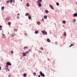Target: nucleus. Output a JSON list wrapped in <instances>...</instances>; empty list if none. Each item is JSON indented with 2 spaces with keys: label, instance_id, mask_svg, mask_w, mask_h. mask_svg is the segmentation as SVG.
Segmentation results:
<instances>
[{
  "label": "nucleus",
  "instance_id": "obj_13",
  "mask_svg": "<svg viewBox=\"0 0 77 77\" xmlns=\"http://www.w3.org/2000/svg\"><path fill=\"white\" fill-rule=\"evenodd\" d=\"M16 35L15 34H13L12 35V37H13V36H15Z\"/></svg>",
  "mask_w": 77,
  "mask_h": 77
},
{
  "label": "nucleus",
  "instance_id": "obj_41",
  "mask_svg": "<svg viewBox=\"0 0 77 77\" xmlns=\"http://www.w3.org/2000/svg\"><path fill=\"white\" fill-rule=\"evenodd\" d=\"M2 26L0 25V28H2Z\"/></svg>",
  "mask_w": 77,
  "mask_h": 77
},
{
  "label": "nucleus",
  "instance_id": "obj_9",
  "mask_svg": "<svg viewBox=\"0 0 77 77\" xmlns=\"http://www.w3.org/2000/svg\"><path fill=\"white\" fill-rule=\"evenodd\" d=\"M47 41L48 42H50V41H51L50 40V39H49V38H48L47 39Z\"/></svg>",
  "mask_w": 77,
  "mask_h": 77
},
{
  "label": "nucleus",
  "instance_id": "obj_38",
  "mask_svg": "<svg viewBox=\"0 0 77 77\" xmlns=\"http://www.w3.org/2000/svg\"><path fill=\"white\" fill-rule=\"evenodd\" d=\"M17 19H19V17L18 16L17 17Z\"/></svg>",
  "mask_w": 77,
  "mask_h": 77
},
{
  "label": "nucleus",
  "instance_id": "obj_46",
  "mask_svg": "<svg viewBox=\"0 0 77 77\" xmlns=\"http://www.w3.org/2000/svg\"><path fill=\"white\" fill-rule=\"evenodd\" d=\"M3 36H5V35H4V34H3Z\"/></svg>",
  "mask_w": 77,
  "mask_h": 77
},
{
  "label": "nucleus",
  "instance_id": "obj_18",
  "mask_svg": "<svg viewBox=\"0 0 77 77\" xmlns=\"http://www.w3.org/2000/svg\"><path fill=\"white\" fill-rule=\"evenodd\" d=\"M66 35V32H64V36H65Z\"/></svg>",
  "mask_w": 77,
  "mask_h": 77
},
{
  "label": "nucleus",
  "instance_id": "obj_28",
  "mask_svg": "<svg viewBox=\"0 0 77 77\" xmlns=\"http://www.w3.org/2000/svg\"><path fill=\"white\" fill-rule=\"evenodd\" d=\"M14 32H17V29H14Z\"/></svg>",
  "mask_w": 77,
  "mask_h": 77
},
{
  "label": "nucleus",
  "instance_id": "obj_32",
  "mask_svg": "<svg viewBox=\"0 0 77 77\" xmlns=\"http://www.w3.org/2000/svg\"><path fill=\"white\" fill-rule=\"evenodd\" d=\"M37 24H41V23H40V22H38L37 23Z\"/></svg>",
  "mask_w": 77,
  "mask_h": 77
},
{
  "label": "nucleus",
  "instance_id": "obj_33",
  "mask_svg": "<svg viewBox=\"0 0 77 77\" xmlns=\"http://www.w3.org/2000/svg\"><path fill=\"white\" fill-rule=\"evenodd\" d=\"M33 74V75H34L35 76L36 75V73H34Z\"/></svg>",
  "mask_w": 77,
  "mask_h": 77
},
{
  "label": "nucleus",
  "instance_id": "obj_6",
  "mask_svg": "<svg viewBox=\"0 0 77 77\" xmlns=\"http://www.w3.org/2000/svg\"><path fill=\"white\" fill-rule=\"evenodd\" d=\"M5 69H7L8 68V66L6 65L5 67Z\"/></svg>",
  "mask_w": 77,
  "mask_h": 77
},
{
  "label": "nucleus",
  "instance_id": "obj_39",
  "mask_svg": "<svg viewBox=\"0 0 77 77\" xmlns=\"http://www.w3.org/2000/svg\"><path fill=\"white\" fill-rule=\"evenodd\" d=\"M8 71H10V70L9 69H8Z\"/></svg>",
  "mask_w": 77,
  "mask_h": 77
},
{
  "label": "nucleus",
  "instance_id": "obj_20",
  "mask_svg": "<svg viewBox=\"0 0 77 77\" xmlns=\"http://www.w3.org/2000/svg\"><path fill=\"white\" fill-rule=\"evenodd\" d=\"M29 19H31V16L29 15L28 16Z\"/></svg>",
  "mask_w": 77,
  "mask_h": 77
},
{
  "label": "nucleus",
  "instance_id": "obj_49",
  "mask_svg": "<svg viewBox=\"0 0 77 77\" xmlns=\"http://www.w3.org/2000/svg\"><path fill=\"white\" fill-rule=\"evenodd\" d=\"M4 38H5V37H4Z\"/></svg>",
  "mask_w": 77,
  "mask_h": 77
},
{
  "label": "nucleus",
  "instance_id": "obj_35",
  "mask_svg": "<svg viewBox=\"0 0 77 77\" xmlns=\"http://www.w3.org/2000/svg\"><path fill=\"white\" fill-rule=\"evenodd\" d=\"M9 3V1H8L7 2V3Z\"/></svg>",
  "mask_w": 77,
  "mask_h": 77
},
{
  "label": "nucleus",
  "instance_id": "obj_2",
  "mask_svg": "<svg viewBox=\"0 0 77 77\" xmlns=\"http://www.w3.org/2000/svg\"><path fill=\"white\" fill-rule=\"evenodd\" d=\"M42 32L43 33V34H45V35H47V32H46L45 31H42Z\"/></svg>",
  "mask_w": 77,
  "mask_h": 77
},
{
  "label": "nucleus",
  "instance_id": "obj_4",
  "mask_svg": "<svg viewBox=\"0 0 77 77\" xmlns=\"http://www.w3.org/2000/svg\"><path fill=\"white\" fill-rule=\"evenodd\" d=\"M22 54L23 55V56H26V55H27V54L25 52L23 53Z\"/></svg>",
  "mask_w": 77,
  "mask_h": 77
},
{
  "label": "nucleus",
  "instance_id": "obj_27",
  "mask_svg": "<svg viewBox=\"0 0 77 77\" xmlns=\"http://www.w3.org/2000/svg\"><path fill=\"white\" fill-rule=\"evenodd\" d=\"M29 15V13H26L25 14V15L26 16H28V15Z\"/></svg>",
  "mask_w": 77,
  "mask_h": 77
},
{
  "label": "nucleus",
  "instance_id": "obj_47",
  "mask_svg": "<svg viewBox=\"0 0 77 77\" xmlns=\"http://www.w3.org/2000/svg\"><path fill=\"white\" fill-rule=\"evenodd\" d=\"M20 1L22 2V1H23V0H20Z\"/></svg>",
  "mask_w": 77,
  "mask_h": 77
},
{
  "label": "nucleus",
  "instance_id": "obj_31",
  "mask_svg": "<svg viewBox=\"0 0 77 77\" xmlns=\"http://www.w3.org/2000/svg\"><path fill=\"white\" fill-rule=\"evenodd\" d=\"M41 50H43V48L42 47H41Z\"/></svg>",
  "mask_w": 77,
  "mask_h": 77
},
{
  "label": "nucleus",
  "instance_id": "obj_1",
  "mask_svg": "<svg viewBox=\"0 0 77 77\" xmlns=\"http://www.w3.org/2000/svg\"><path fill=\"white\" fill-rule=\"evenodd\" d=\"M40 75H41L42 77H45V75H44V74L42 72L40 71Z\"/></svg>",
  "mask_w": 77,
  "mask_h": 77
},
{
  "label": "nucleus",
  "instance_id": "obj_17",
  "mask_svg": "<svg viewBox=\"0 0 77 77\" xmlns=\"http://www.w3.org/2000/svg\"><path fill=\"white\" fill-rule=\"evenodd\" d=\"M35 34H37L38 33V31H35Z\"/></svg>",
  "mask_w": 77,
  "mask_h": 77
},
{
  "label": "nucleus",
  "instance_id": "obj_48",
  "mask_svg": "<svg viewBox=\"0 0 77 77\" xmlns=\"http://www.w3.org/2000/svg\"><path fill=\"white\" fill-rule=\"evenodd\" d=\"M40 53H42V51H40Z\"/></svg>",
  "mask_w": 77,
  "mask_h": 77
},
{
  "label": "nucleus",
  "instance_id": "obj_50",
  "mask_svg": "<svg viewBox=\"0 0 77 77\" xmlns=\"http://www.w3.org/2000/svg\"><path fill=\"white\" fill-rule=\"evenodd\" d=\"M0 30H2V29H1Z\"/></svg>",
  "mask_w": 77,
  "mask_h": 77
},
{
  "label": "nucleus",
  "instance_id": "obj_8",
  "mask_svg": "<svg viewBox=\"0 0 77 77\" xmlns=\"http://www.w3.org/2000/svg\"><path fill=\"white\" fill-rule=\"evenodd\" d=\"M49 6H50V7H51V8H52V9H54V8H53V6L52 5H50Z\"/></svg>",
  "mask_w": 77,
  "mask_h": 77
},
{
  "label": "nucleus",
  "instance_id": "obj_43",
  "mask_svg": "<svg viewBox=\"0 0 77 77\" xmlns=\"http://www.w3.org/2000/svg\"><path fill=\"white\" fill-rule=\"evenodd\" d=\"M38 77H41V75H39L38 76Z\"/></svg>",
  "mask_w": 77,
  "mask_h": 77
},
{
  "label": "nucleus",
  "instance_id": "obj_21",
  "mask_svg": "<svg viewBox=\"0 0 77 77\" xmlns=\"http://www.w3.org/2000/svg\"><path fill=\"white\" fill-rule=\"evenodd\" d=\"M9 1L10 3H12V0H9Z\"/></svg>",
  "mask_w": 77,
  "mask_h": 77
},
{
  "label": "nucleus",
  "instance_id": "obj_3",
  "mask_svg": "<svg viewBox=\"0 0 77 77\" xmlns=\"http://www.w3.org/2000/svg\"><path fill=\"white\" fill-rule=\"evenodd\" d=\"M7 65H10V66H11V63L10 62H8L6 63Z\"/></svg>",
  "mask_w": 77,
  "mask_h": 77
},
{
  "label": "nucleus",
  "instance_id": "obj_15",
  "mask_svg": "<svg viewBox=\"0 0 77 77\" xmlns=\"http://www.w3.org/2000/svg\"><path fill=\"white\" fill-rule=\"evenodd\" d=\"M29 52L28 51H26L25 52V53H26V54H29Z\"/></svg>",
  "mask_w": 77,
  "mask_h": 77
},
{
  "label": "nucleus",
  "instance_id": "obj_45",
  "mask_svg": "<svg viewBox=\"0 0 77 77\" xmlns=\"http://www.w3.org/2000/svg\"><path fill=\"white\" fill-rule=\"evenodd\" d=\"M1 70V67L0 66V70Z\"/></svg>",
  "mask_w": 77,
  "mask_h": 77
},
{
  "label": "nucleus",
  "instance_id": "obj_26",
  "mask_svg": "<svg viewBox=\"0 0 77 77\" xmlns=\"http://www.w3.org/2000/svg\"><path fill=\"white\" fill-rule=\"evenodd\" d=\"M45 12L46 14H48V11L47 10H46Z\"/></svg>",
  "mask_w": 77,
  "mask_h": 77
},
{
  "label": "nucleus",
  "instance_id": "obj_23",
  "mask_svg": "<svg viewBox=\"0 0 77 77\" xmlns=\"http://www.w3.org/2000/svg\"><path fill=\"white\" fill-rule=\"evenodd\" d=\"M26 6L27 7H29V3H27L26 4Z\"/></svg>",
  "mask_w": 77,
  "mask_h": 77
},
{
  "label": "nucleus",
  "instance_id": "obj_25",
  "mask_svg": "<svg viewBox=\"0 0 77 77\" xmlns=\"http://www.w3.org/2000/svg\"><path fill=\"white\" fill-rule=\"evenodd\" d=\"M56 5H57L58 6H59V3L58 2H57L56 3Z\"/></svg>",
  "mask_w": 77,
  "mask_h": 77
},
{
  "label": "nucleus",
  "instance_id": "obj_29",
  "mask_svg": "<svg viewBox=\"0 0 77 77\" xmlns=\"http://www.w3.org/2000/svg\"><path fill=\"white\" fill-rule=\"evenodd\" d=\"M8 24L9 26H10V25H11V23L10 22H9L8 23Z\"/></svg>",
  "mask_w": 77,
  "mask_h": 77
},
{
  "label": "nucleus",
  "instance_id": "obj_37",
  "mask_svg": "<svg viewBox=\"0 0 77 77\" xmlns=\"http://www.w3.org/2000/svg\"><path fill=\"white\" fill-rule=\"evenodd\" d=\"M12 2H13V3H14L15 2V0H12Z\"/></svg>",
  "mask_w": 77,
  "mask_h": 77
},
{
  "label": "nucleus",
  "instance_id": "obj_7",
  "mask_svg": "<svg viewBox=\"0 0 77 77\" xmlns=\"http://www.w3.org/2000/svg\"><path fill=\"white\" fill-rule=\"evenodd\" d=\"M74 17H77V13H75L73 14Z\"/></svg>",
  "mask_w": 77,
  "mask_h": 77
},
{
  "label": "nucleus",
  "instance_id": "obj_16",
  "mask_svg": "<svg viewBox=\"0 0 77 77\" xmlns=\"http://www.w3.org/2000/svg\"><path fill=\"white\" fill-rule=\"evenodd\" d=\"M27 76V75L26 73H24L23 74V76L24 77H26Z\"/></svg>",
  "mask_w": 77,
  "mask_h": 77
},
{
  "label": "nucleus",
  "instance_id": "obj_44",
  "mask_svg": "<svg viewBox=\"0 0 77 77\" xmlns=\"http://www.w3.org/2000/svg\"><path fill=\"white\" fill-rule=\"evenodd\" d=\"M17 15H20V14H17Z\"/></svg>",
  "mask_w": 77,
  "mask_h": 77
},
{
  "label": "nucleus",
  "instance_id": "obj_36",
  "mask_svg": "<svg viewBox=\"0 0 77 77\" xmlns=\"http://www.w3.org/2000/svg\"><path fill=\"white\" fill-rule=\"evenodd\" d=\"M25 35H26V36H27V33H25Z\"/></svg>",
  "mask_w": 77,
  "mask_h": 77
},
{
  "label": "nucleus",
  "instance_id": "obj_34",
  "mask_svg": "<svg viewBox=\"0 0 77 77\" xmlns=\"http://www.w3.org/2000/svg\"><path fill=\"white\" fill-rule=\"evenodd\" d=\"M11 53H12V54H13L14 53V51H11Z\"/></svg>",
  "mask_w": 77,
  "mask_h": 77
},
{
  "label": "nucleus",
  "instance_id": "obj_11",
  "mask_svg": "<svg viewBox=\"0 0 77 77\" xmlns=\"http://www.w3.org/2000/svg\"><path fill=\"white\" fill-rule=\"evenodd\" d=\"M44 18H45V19H47V16L45 15L44 16Z\"/></svg>",
  "mask_w": 77,
  "mask_h": 77
},
{
  "label": "nucleus",
  "instance_id": "obj_12",
  "mask_svg": "<svg viewBox=\"0 0 77 77\" xmlns=\"http://www.w3.org/2000/svg\"><path fill=\"white\" fill-rule=\"evenodd\" d=\"M72 22L73 23H75V19H73V20Z\"/></svg>",
  "mask_w": 77,
  "mask_h": 77
},
{
  "label": "nucleus",
  "instance_id": "obj_10",
  "mask_svg": "<svg viewBox=\"0 0 77 77\" xmlns=\"http://www.w3.org/2000/svg\"><path fill=\"white\" fill-rule=\"evenodd\" d=\"M38 6H39V7H41V4L40 3L38 4Z\"/></svg>",
  "mask_w": 77,
  "mask_h": 77
},
{
  "label": "nucleus",
  "instance_id": "obj_14",
  "mask_svg": "<svg viewBox=\"0 0 77 77\" xmlns=\"http://www.w3.org/2000/svg\"><path fill=\"white\" fill-rule=\"evenodd\" d=\"M4 9H5V7H2V11H3V10H4Z\"/></svg>",
  "mask_w": 77,
  "mask_h": 77
},
{
  "label": "nucleus",
  "instance_id": "obj_22",
  "mask_svg": "<svg viewBox=\"0 0 77 77\" xmlns=\"http://www.w3.org/2000/svg\"><path fill=\"white\" fill-rule=\"evenodd\" d=\"M63 24H65V23H66V21L65 20H63Z\"/></svg>",
  "mask_w": 77,
  "mask_h": 77
},
{
  "label": "nucleus",
  "instance_id": "obj_42",
  "mask_svg": "<svg viewBox=\"0 0 77 77\" xmlns=\"http://www.w3.org/2000/svg\"><path fill=\"white\" fill-rule=\"evenodd\" d=\"M42 21H44V19L42 18Z\"/></svg>",
  "mask_w": 77,
  "mask_h": 77
},
{
  "label": "nucleus",
  "instance_id": "obj_5",
  "mask_svg": "<svg viewBox=\"0 0 77 77\" xmlns=\"http://www.w3.org/2000/svg\"><path fill=\"white\" fill-rule=\"evenodd\" d=\"M41 2H42V0H38L37 1V3H41Z\"/></svg>",
  "mask_w": 77,
  "mask_h": 77
},
{
  "label": "nucleus",
  "instance_id": "obj_19",
  "mask_svg": "<svg viewBox=\"0 0 77 77\" xmlns=\"http://www.w3.org/2000/svg\"><path fill=\"white\" fill-rule=\"evenodd\" d=\"M73 45L74 44H72L69 46V47H72V46H73Z\"/></svg>",
  "mask_w": 77,
  "mask_h": 77
},
{
  "label": "nucleus",
  "instance_id": "obj_30",
  "mask_svg": "<svg viewBox=\"0 0 77 77\" xmlns=\"http://www.w3.org/2000/svg\"><path fill=\"white\" fill-rule=\"evenodd\" d=\"M32 51V50L31 49H29L28 51L29 52V53L30 52V51Z\"/></svg>",
  "mask_w": 77,
  "mask_h": 77
},
{
  "label": "nucleus",
  "instance_id": "obj_40",
  "mask_svg": "<svg viewBox=\"0 0 77 77\" xmlns=\"http://www.w3.org/2000/svg\"><path fill=\"white\" fill-rule=\"evenodd\" d=\"M8 77H11V75H9Z\"/></svg>",
  "mask_w": 77,
  "mask_h": 77
},
{
  "label": "nucleus",
  "instance_id": "obj_24",
  "mask_svg": "<svg viewBox=\"0 0 77 77\" xmlns=\"http://www.w3.org/2000/svg\"><path fill=\"white\" fill-rule=\"evenodd\" d=\"M27 46H25L23 48L24 49H26V48H27Z\"/></svg>",
  "mask_w": 77,
  "mask_h": 77
}]
</instances>
